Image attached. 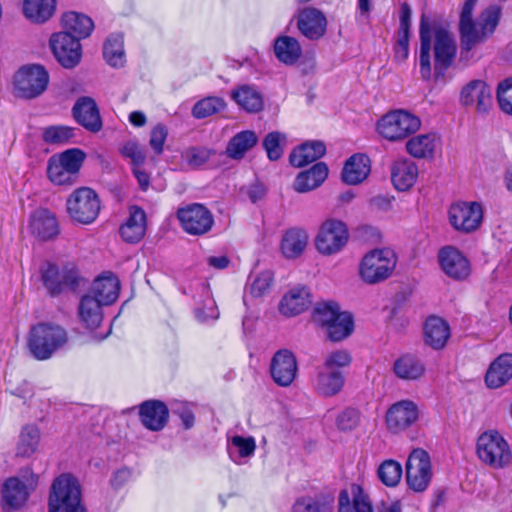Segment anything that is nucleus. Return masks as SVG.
<instances>
[{
    "mask_svg": "<svg viewBox=\"0 0 512 512\" xmlns=\"http://www.w3.org/2000/svg\"><path fill=\"white\" fill-rule=\"evenodd\" d=\"M419 30V63L422 78L430 79L432 67L436 77L444 75L457 55L458 46L453 33L444 27H434L431 31L424 16L421 18Z\"/></svg>",
    "mask_w": 512,
    "mask_h": 512,
    "instance_id": "f257e3e1",
    "label": "nucleus"
},
{
    "mask_svg": "<svg viewBox=\"0 0 512 512\" xmlns=\"http://www.w3.org/2000/svg\"><path fill=\"white\" fill-rule=\"evenodd\" d=\"M478 0H465L459 19L460 55L459 62L467 65L474 58L475 48L492 36L499 24L501 9L490 6L483 10L477 20L473 10Z\"/></svg>",
    "mask_w": 512,
    "mask_h": 512,
    "instance_id": "f03ea898",
    "label": "nucleus"
},
{
    "mask_svg": "<svg viewBox=\"0 0 512 512\" xmlns=\"http://www.w3.org/2000/svg\"><path fill=\"white\" fill-rule=\"evenodd\" d=\"M67 341V332L61 326L38 323L27 334V349L35 359L43 361L51 358Z\"/></svg>",
    "mask_w": 512,
    "mask_h": 512,
    "instance_id": "7ed1b4c3",
    "label": "nucleus"
},
{
    "mask_svg": "<svg viewBox=\"0 0 512 512\" xmlns=\"http://www.w3.org/2000/svg\"><path fill=\"white\" fill-rule=\"evenodd\" d=\"M48 512H86L77 479L68 473L56 477L48 497Z\"/></svg>",
    "mask_w": 512,
    "mask_h": 512,
    "instance_id": "20e7f679",
    "label": "nucleus"
},
{
    "mask_svg": "<svg viewBox=\"0 0 512 512\" xmlns=\"http://www.w3.org/2000/svg\"><path fill=\"white\" fill-rule=\"evenodd\" d=\"M396 265L397 255L392 249H373L361 259L358 274L366 284L375 285L390 278Z\"/></svg>",
    "mask_w": 512,
    "mask_h": 512,
    "instance_id": "39448f33",
    "label": "nucleus"
},
{
    "mask_svg": "<svg viewBox=\"0 0 512 512\" xmlns=\"http://www.w3.org/2000/svg\"><path fill=\"white\" fill-rule=\"evenodd\" d=\"M479 460L492 469H505L512 463V452L504 437L495 430L483 432L477 439Z\"/></svg>",
    "mask_w": 512,
    "mask_h": 512,
    "instance_id": "423d86ee",
    "label": "nucleus"
},
{
    "mask_svg": "<svg viewBox=\"0 0 512 512\" xmlns=\"http://www.w3.org/2000/svg\"><path fill=\"white\" fill-rule=\"evenodd\" d=\"M85 159V153L77 148L69 149L48 161L47 174L56 185H72Z\"/></svg>",
    "mask_w": 512,
    "mask_h": 512,
    "instance_id": "0eeeda50",
    "label": "nucleus"
},
{
    "mask_svg": "<svg viewBox=\"0 0 512 512\" xmlns=\"http://www.w3.org/2000/svg\"><path fill=\"white\" fill-rule=\"evenodd\" d=\"M420 127L419 117L403 109L386 113L377 123L378 133L389 141L403 140Z\"/></svg>",
    "mask_w": 512,
    "mask_h": 512,
    "instance_id": "6e6552de",
    "label": "nucleus"
},
{
    "mask_svg": "<svg viewBox=\"0 0 512 512\" xmlns=\"http://www.w3.org/2000/svg\"><path fill=\"white\" fill-rule=\"evenodd\" d=\"M100 207L97 193L89 187H80L74 190L66 201L69 217L73 221L85 225L95 221Z\"/></svg>",
    "mask_w": 512,
    "mask_h": 512,
    "instance_id": "1a4fd4ad",
    "label": "nucleus"
},
{
    "mask_svg": "<svg viewBox=\"0 0 512 512\" xmlns=\"http://www.w3.org/2000/svg\"><path fill=\"white\" fill-rule=\"evenodd\" d=\"M49 74L41 65L33 64L21 67L14 76L16 95L24 99L40 96L47 88Z\"/></svg>",
    "mask_w": 512,
    "mask_h": 512,
    "instance_id": "9d476101",
    "label": "nucleus"
},
{
    "mask_svg": "<svg viewBox=\"0 0 512 512\" xmlns=\"http://www.w3.org/2000/svg\"><path fill=\"white\" fill-rule=\"evenodd\" d=\"M349 232L344 222L337 219L325 220L315 238V246L319 253L330 256L339 253L347 244Z\"/></svg>",
    "mask_w": 512,
    "mask_h": 512,
    "instance_id": "9b49d317",
    "label": "nucleus"
},
{
    "mask_svg": "<svg viewBox=\"0 0 512 512\" xmlns=\"http://www.w3.org/2000/svg\"><path fill=\"white\" fill-rule=\"evenodd\" d=\"M38 483V476L30 472L22 481L18 477L8 478L2 485V506L5 511H16L27 502Z\"/></svg>",
    "mask_w": 512,
    "mask_h": 512,
    "instance_id": "f8f14e48",
    "label": "nucleus"
},
{
    "mask_svg": "<svg viewBox=\"0 0 512 512\" xmlns=\"http://www.w3.org/2000/svg\"><path fill=\"white\" fill-rule=\"evenodd\" d=\"M176 215L183 230L190 235H204L214 225L212 212L203 204L192 203L180 207Z\"/></svg>",
    "mask_w": 512,
    "mask_h": 512,
    "instance_id": "ddd939ff",
    "label": "nucleus"
},
{
    "mask_svg": "<svg viewBox=\"0 0 512 512\" xmlns=\"http://www.w3.org/2000/svg\"><path fill=\"white\" fill-rule=\"evenodd\" d=\"M432 479L429 454L423 449H414L406 463V481L410 489L422 492L427 489Z\"/></svg>",
    "mask_w": 512,
    "mask_h": 512,
    "instance_id": "4468645a",
    "label": "nucleus"
},
{
    "mask_svg": "<svg viewBox=\"0 0 512 512\" xmlns=\"http://www.w3.org/2000/svg\"><path fill=\"white\" fill-rule=\"evenodd\" d=\"M448 215L454 229L470 233L479 228L483 210L478 202H457L450 206Z\"/></svg>",
    "mask_w": 512,
    "mask_h": 512,
    "instance_id": "2eb2a0df",
    "label": "nucleus"
},
{
    "mask_svg": "<svg viewBox=\"0 0 512 512\" xmlns=\"http://www.w3.org/2000/svg\"><path fill=\"white\" fill-rule=\"evenodd\" d=\"M50 45L54 56L63 67L73 68L80 62V40L68 32L53 34L50 38Z\"/></svg>",
    "mask_w": 512,
    "mask_h": 512,
    "instance_id": "dca6fc26",
    "label": "nucleus"
},
{
    "mask_svg": "<svg viewBox=\"0 0 512 512\" xmlns=\"http://www.w3.org/2000/svg\"><path fill=\"white\" fill-rule=\"evenodd\" d=\"M298 365L295 355L288 349L278 350L270 363V374L276 384L287 387L295 380Z\"/></svg>",
    "mask_w": 512,
    "mask_h": 512,
    "instance_id": "f3484780",
    "label": "nucleus"
},
{
    "mask_svg": "<svg viewBox=\"0 0 512 512\" xmlns=\"http://www.w3.org/2000/svg\"><path fill=\"white\" fill-rule=\"evenodd\" d=\"M460 103L478 113H487L492 106L491 89L482 80H472L462 88Z\"/></svg>",
    "mask_w": 512,
    "mask_h": 512,
    "instance_id": "a211bd4d",
    "label": "nucleus"
},
{
    "mask_svg": "<svg viewBox=\"0 0 512 512\" xmlns=\"http://www.w3.org/2000/svg\"><path fill=\"white\" fill-rule=\"evenodd\" d=\"M338 512H374L369 494L357 483L342 489L338 496Z\"/></svg>",
    "mask_w": 512,
    "mask_h": 512,
    "instance_id": "6ab92c4d",
    "label": "nucleus"
},
{
    "mask_svg": "<svg viewBox=\"0 0 512 512\" xmlns=\"http://www.w3.org/2000/svg\"><path fill=\"white\" fill-rule=\"evenodd\" d=\"M418 419V408L410 400H403L393 404L386 415L388 429L393 433L406 430Z\"/></svg>",
    "mask_w": 512,
    "mask_h": 512,
    "instance_id": "aec40b11",
    "label": "nucleus"
},
{
    "mask_svg": "<svg viewBox=\"0 0 512 512\" xmlns=\"http://www.w3.org/2000/svg\"><path fill=\"white\" fill-rule=\"evenodd\" d=\"M438 261L442 271L452 279L463 280L470 274L469 261L458 249L452 246L440 249Z\"/></svg>",
    "mask_w": 512,
    "mask_h": 512,
    "instance_id": "412c9836",
    "label": "nucleus"
},
{
    "mask_svg": "<svg viewBox=\"0 0 512 512\" xmlns=\"http://www.w3.org/2000/svg\"><path fill=\"white\" fill-rule=\"evenodd\" d=\"M139 417L145 428L160 431L168 422L169 410L160 400H147L139 406Z\"/></svg>",
    "mask_w": 512,
    "mask_h": 512,
    "instance_id": "4be33fe9",
    "label": "nucleus"
},
{
    "mask_svg": "<svg viewBox=\"0 0 512 512\" xmlns=\"http://www.w3.org/2000/svg\"><path fill=\"white\" fill-rule=\"evenodd\" d=\"M325 16L315 8H306L300 12L297 27L300 32L310 40L321 38L326 31Z\"/></svg>",
    "mask_w": 512,
    "mask_h": 512,
    "instance_id": "5701e85b",
    "label": "nucleus"
},
{
    "mask_svg": "<svg viewBox=\"0 0 512 512\" xmlns=\"http://www.w3.org/2000/svg\"><path fill=\"white\" fill-rule=\"evenodd\" d=\"M73 114L77 122L91 132H98L102 128L97 104L90 97L79 98L73 107Z\"/></svg>",
    "mask_w": 512,
    "mask_h": 512,
    "instance_id": "b1692460",
    "label": "nucleus"
},
{
    "mask_svg": "<svg viewBox=\"0 0 512 512\" xmlns=\"http://www.w3.org/2000/svg\"><path fill=\"white\" fill-rule=\"evenodd\" d=\"M120 235L127 243H137L146 232V213L139 206L129 208V216L120 227Z\"/></svg>",
    "mask_w": 512,
    "mask_h": 512,
    "instance_id": "393cba45",
    "label": "nucleus"
},
{
    "mask_svg": "<svg viewBox=\"0 0 512 512\" xmlns=\"http://www.w3.org/2000/svg\"><path fill=\"white\" fill-rule=\"evenodd\" d=\"M311 302V294L307 287L299 285L283 296L279 310L285 316H295L307 310Z\"/></svg>",
    "mask_w": 512,
    "mask_h": 512,
    "instance_id": "a878e982",
    "label": "nucleus"
},
{
    "mask_svg": "<svg viewBox=\"0 0 512 512\" xmlns=\"http://www.w3.org/2000/svg\"><path fill=\"white\" fill-rule=\"evenodd\" d=\"M451 332L449 324L438 316H430L424 325V340L435 350L445 347Z\"/></svg>",
    "mask_w": 512,
    "mask_h": 512,
    "instance_id": "bb28decb",
    "label": "nucleus"
},
{
    "mask_svg": "<svg viewBox=\"0 0 512 512\" xmlns=\"http://www.w3.org/2000/svg\"><path fill=\"white\" fill-rule=\"evenodd\" d=\"M31 232L42 240H48L58 235L59 224L56 216L46 209H39L31 216Z\"/></svg>",
    "mask_w": 512,
    "mask_h": 512,
    "instance_id": "cd10ccee",
    "label": "nucleus"
},
{
    "mask_svg": "<svg viewBox=\"0 0 512 512\" xmlns=\"http://www.w3.org/2000/svg\"><path fill=\"white\" fill-rule=\"evenodd\" d=\"M512 378V354L500 355L489 367L485 382L490 388H499Z\"/></svg>",
    "mask_w": 512,
    "mask_h": 512,
    "instance_id": "c85d7f7f",
    "label": "nucleus"
},
{
    "mask_svg": "<svg viewBox=\"0 0 512 512\" xmlns=\"http://www.w3.org/2000/svg\"><path fill=\"white\" fill-rule=\"evenodd\" d=\"M344 385V377L338 369L321 367L315 380L316 391L325 397L338 394Z\"/></svg>",
    "mask_w": 512,
    "mask_h": 512,
    "instance_id": "c756f323",
    "label": "nucleus"
},
{
    "mask_svg": "<svg viewBox=\"0 0 512 512\" xmlns=\"http://www.w3.org/2000/svg\"><path fill=\"white\" fill-rule=\"evenodd\" d=\"M62 32H68L73 37L81 40L87 38L94 29V23L85 14L69 11L62 16Z\"/></svg>",
    "mask_w": 512,
    "mask_h": 512,
    "instance_id": "7c9ffc66",
    "label": "nucleus"
},
{
    "mask_svg": "<svg viewBox=\"0 0 512 512\" xmlns=\"http://www.w3.org/2000/svg\"><path fill=\"white\" fill-rule=\"evenodd\" d=\"M328 176V167L325 163H316L307 171L299 173L294 181V189L299 193H306L319 187Z\"/></svg>",
    "mask_w": 512,
    "mask_h": 512,
    "instance_id": "2f4dec72",
    "label": "nucleus"
},
{
    "mask_svg": "<svg viewBox=\"0 0 512 512\" xmlns=\"http://www.w3.org/2000/svg\"><path fill=\"white\" fill-rule=\"evenodd\" d=\"M370 172V159L364 154H355L345 163L342 179L345 183L356 185L362 182Z\"/></svg>",
    "mask_w": 512,
    "mask_h": 512,
    "instance_id": "473e14b6",
    "label": "nucleus"
},
{
    "mask_svg": "<svg viewBox=\"0 0 512 512\" xmlns=\"http://www.w3.org/2000/svg\"><path fill=\"white\" fill-rule=\"evenodd\" d=\"M418 176L416 164L410 160H398L393 164L391 179L397 190L406 191L415 183Z\"/></svg>",
    "mask_w": 512,
    "mask_h": 512,
    "instance_id": "72a5a7b5",
    "label": "nucleus"
},
{
    "mask_svg": "<svg viewBox=\"0 0 512 512\" xmlns=\"http://www.w3.org/2000/svg\"><path fill=\"white\" fill-rule=\"evenodd\" d=\"M309 236L306 230L291 228L286 231L281 242V251L288 259L299 257L308 244Z\"/></svg>",
    "mask_w": 512,
    "mask_h": 512,
    "instance_id": "f704fd0d",
    "label": "nucleus"
},
{
    "mask_svg": "<svg viewBox=\"0 0 512 512\" xmlns=\"http://www.w3.org/2000/svg\"><path fill=\"white\" fill-rule=\"evenodd\" d=\"M119 291L120 283L115 276H102L94 281L92 297L101 305H110L117 300Z\"/></svg>",
    "mask_w": 512,
    "mask_h": 512,
    "instance_id": "c9c22d12",
    "label": "nucleus"
},
{
    "mask_svg": "<svg viewBox=\"0 0 512 512\" xmlns=\"http://www.w3.org/2000/svg\"><path fill=\"white\" fill-rule=\"evenodd\" d=\"M326 152V146L321 141L303 143L290 154V163L295 167H303L319 158Z\"/></svg>",
    "mask_w": 512,
    "mask_h": 512,
    "instance_id": "e433bc0d",
    "label": "nucleus"
},
{
    "mask_svg": "<svg viewBox=\"0 0 512 512\" xmlns=\"http://www.w3.org/2000/svg\"><path fill=\"white\" fill-rule=\"evenodd\" d=\"M41 439L40 429L35 424H26L21 428L16 445V456L29 458L38 450Z\"/></svg>",
    "mask_w": 512,
    "mask_h": 512,
    "instance_id": "4c0bfd02",
    "label": "nucleus"
},
{
    "mask_svg": "<svg viewBox=\"0 0 512 512\" xmlns=\"http://www.w3.org/2000/svg\"><path fill=\"white\" fill-rule=\"evenodd\" d=\"M231 97L242 109L249 113L261 111L264 105L261 93L250 85H242L233 90Z\"/></svg>",
    "mask_w": 512,
    "mask_h": 512,
    "instance_id": "58836bf2",
    "label": "nucleus"
},
{
    "mask_svg": "<svg viewBox=\"0 0 512 512\" xmlns=\"http://www.w3.org/2000/svg\"><path fill=\"white\" fill-rule=\"evenodd\" d=\"M274 53L281 63L294 65L302 55V48L295 38L279 36L274 43Z\"/></svg>",
    "mask_w": 512,
    "mask_h": 512,
    "instance_id": "ea45409f",
    "label": "nucleus"
},
{
    "mask_svg": "<svg viewBox=\"0 0 512 512\" xmlns=\"http://www.w3.org/2000/svg\"><path fill=\"white\" fill-rule=\"evenodd\" d=\"M393 370L400 379L417 380L424 375L425 365L417 357L405 354L394 362Z\"/></svg>",
    "mask_w": 512,
    "mask_h": 512,
    "instance_id": "a19ab883",
    "label": "nucleus"
},
{
    "mask_svg": "<svg viewBox=\"0 0 512 512\" xmlns=\"http://www.w3.org/2000/svg\"><path fill=\"white\" fill-rule=\"evenodd\" d=\"M257 142L258 137L254 131H241L229 141L226 147V154L232 159H242L245 153L253 148Z\"/></svg>",
    "mask_w": 512,
    "mask_h": 512,
    "instance_id": "79ce46f5",
    "label": "nucleus"
},
{
    "mask_svg": "<svg viewBox=\"0 0 512 512\" xmlns=\"http://www.w3.org/2000/svg\"><path fill=\"white\" fill-rule=\"evenodd\" d=\"M56 0H24L23 13L31 21H47L55 11Z\"/></svg>",
    "mask_w": 512,
    "mask_h": 512,
    "instance_id": "37998d69",
    "label": "nucleus"
},
{
    "mask_svg": "<svg viewBox=\"0 0 512 512\" xmlns=\"http://www.w3.org/2000/svg\"><path fill=\"white\" fill-rule=\"evenodd\" d=\"M102 305L90 295L81 299L79 305V316L88 329H96L102 322Z\"/></svg>",
    "mask_w": 512,
    "mask_h": 512,
    "instance_id": "c03bdc74",
    "label": "nucleus"
},
{
    "mask_svg": "<svg viewBox=\"0 0 512 512\" xmlns=\"http://www.w3.org/2000/svg\"><path fill=\"white\" fill-rule=\"evenodd\" d=\"M103 55L110 66L122 67L125 63L124 38L121 33L111 34L104 43Z\"/></svg>",
    "mask_w": 512,
    "mask_h": 512,
    "instance_id": "a18cd8bd",
    "label": "nucleus"
},
{
    "mask_svg": "<svg viewBox=\"0 0 512 512\" xmlns=\"http://www.w3.org/2000/svg\"><path fill=\"white\" fill-rule=\"evenodd\" d=\"M436 146L434 134H421L406 142L407 152L415 158H427L433 155Z\"/></svg>",
    "mask_w": 512,
    "mask_h": 512,
    "instance_id": "49530a36",
    "label": "nucleus"
},
{
    "mask_svg": "<svg viewBox=\"0 0 512 512\" xmlns=\"http://www.w3.org/2000/svg\"><path fill=\"white\" fill-rule=\"evenodd\" d=\"M327 335L332 341H341L353 331V319L350 313L344 312L338 315L326 327Z\"/></svg>",
    "mask_w": 512,
    "mask_h": 512,
    "instance_id": "de8ad7c7",
    "label": "nucleus"
},
{
    "mask_svg": "<svg viewBox=\"0 0 512 512\" xmlns=\"http://www.w3.org/2000/svg\"><path fill=\"white\" fill-rule=\"evenodd\" d=\"M402 466L399 462L389 459L380 464L377 470L379 480L388 487H395L402 477Z\"/></svg>",
    "mask_w": 512,
    "mask_h": 512,
    "instance_id": "09e8293b",
    "label": "nucleus"
},
{
    "mask_svg": "<svg viewBox=\"0 0 512 512\" xmlns=\"http://www.w3.org/2000/svg\"><path fill=\"white\" fill-rule=\"evenodd\" d=\"M330 503L318 497L302 496L296 499L291 512H331Z\"/></svg>",
    "mask_w": 512,
    "mask_h": 512,
    "instance_id": "8fccbe9b",
    "label": "nucleus"
},
{
    "mask_svg": "<svg viewBox=\"0 0 512 512\" xmlns=\"http://www.w3.org/2000/svg\"><path fill=\"white\" fill-rule=\"evenodd\" d=\"M224 106L225 103L221 98L207 97L194 105L192 114L195 118L202 119L219 112Z\"/></svg>",
    "mask_w": 512,
    "mask_h": 512,
    "instance_id": "3c124183",
    "label": "nucleus"
},
{
    "mask_svg": "<svg viewBox=\"0 0 512 512\" xmlns=\"http://www.w3.org/2000/svg\"><path fill=\"white\" fill-rule=\"evenodd\" d=\"M335 302L319 303L314 309V318L322 327L329 325L338 315L343 314Z\"/></svg>",
    "mask_w": 512,
    "mask_h": 512,
    "instance_id": "603ef678",
    "label": "nucleus"
},
{
    "mask_svg": "<svg viewBox=\"0 0 512 512\" xmlns=\"http://www.w3.org/2000/svg\"><path fill=\"white\" fill-rule=\"evenodd\" d=\"M285 142L286 137L280 132H271L267 134L263 141V146L270 160L275 161L282 156Z\"/></svg>",
    "mask_w": 512,
    "mask_h": 512,
    "instance_id": "864d4df0",
    "label": "nucleus"
},
{
    "mask_svg": "<svg viewBox=\"0 0 512 512\" xmlns=\"http://www.w3.org/2000/svg\"><path fill=\"white\" fill-rule=\"evenodd\" d=\"M120 154L129 159L133 167L141 166L146 160V155L137 141L129 140L124 142L119 148Z\"/></svg>",
    "mask_w": 512,
    "mask_h": 512,
    "instance_id": "5fc2aeb1",
    "label": "nucleus"
},
{
    "mask_svg": "<svg viewBox=\"0 0 512 512\" xmlns=\"http://www.w3.org/2000/svg\"><path fill=\"white\" fill-rule=\"evenodd\" d=\"M74 130L67 126H50L43 132V139L49 144H64L74 137Z\"/></svg>",
    "mask_w": 512,
    "mask_h": 512,
    "instance_id": "6e6d98bb",
    "label": "nucleus"
},
{
    "mask_svg": "<svg viewBox=\"0 0 512 512\" xmlns=\"http://www.w3.org/2000/svg\"><path fill=\"white\" fill-rule=\"evenodd\" d=\"M195 315L201 322L215 320L219 317L216 303L207 289H205L202 303H200L195 309Z\"/></svg>",
    "mask_w": 512,
    "mask_h": 512,
    "instance_id": "4d7b16f0",
    "label": "nucleus"
},
{
    "mask_svg": "<svg viewBox=\"0 0 512 512\" xmlns=\"http://www.w3.org/2000/svg\"><path fill=\"white\" fill-rule=\"evenodd\" d=\"M360 422V414L356 409L347 408L336 418V425L340 430L348 431L356 428Z\"/></svg>",
    "mask_w": 512,
    "mask_h": 512,
    "instance_id": "13d9d810",
    "label": "nucleus"
},
{
    "mask_svg": "<svg viewBox=\"0 0 512 512\" xmlns=\"http://www.w3.org/2000/svg\"><path fill=\"white\" fill-rule=\"evenodd\" d=\"M497 98L501 109L512 114V79H506L499 84Z\"/></svg>",
    "mask_w": 512,
    "mask_h": 512,
    "instance_id": "bf43d9fd",
    "label": "nucleus"
},
{
    "mask_svg": "<svg viewBox=\"0 0 512 512\" xmlns=\"http://www.w3.org/2000/svg\"><path fill=\"white\" fill-rule=\"evenodd\" d=\"M213 154L205 147H192L185 152L184 157L190 166L198 167L206 163Z\"/></svg>",
    "mask_w": 512,
    "mask_h": 512,
    "instance_id": "052dcab7",
    "label": "nucleus"
},
{
    "mask_svg": "<svg viewBox=\"0 0 512 512\" xmlns=\"http://www.w3.org/2000/svg\"><path fill=\"white\" fill-rule=\"evenodd\" d=\"M351 363V356L345 350H336L330 352L326 357L323 367L327 369H338L346 367Z\"/></svg>",
    "mask_w": 512,
    "mask_h": 512,
    "instance_id": "680f3d73",
    "label": "nucleus"
},
{
    "mask_svg": "<svg viewBox=\"0 0 512 512\" xmlns=\"http://www.w3.org/2000/svg\"><path fill=\"white\" fill-rule=\"evenodd\" d=\"M43 282L51 294L60 293V270L54 265H48L42 274Z\"/></svg>",
    "mask_w": 512,
    "mask_h": 512,
    "instance_id": "e2e57ef3",
    "label": "nucleus"
},
{
    "mask_svg": "<svg viewBox=\"0 0 512 512\" xmlns=\"http://www.w3.org/2000/svg\"><path fill=\"white\" fill-rule=\"evenodd\" d=\"M167 135L168 130L162 124L156 125L151 130L149 144L156 154H161L163 152V146Z\"/></svg>",
    "mask_w": 512,
    "mask_h": 512,
    "instance_id": "0e129e2a",
    "label": "nucleus"
},
{
    "mask_svg": "<svg viewBox=\"0 0 512 512\" xmlns=\"http://www.w3.org/2000/svg\"><path fill=\"white\" fill-rule=\"evenodd\" d=\"M231 443L238 449V453L241 457L251 456L256 448L255 440L252 437L244 438L242 436H234Z\"/></svg>",
    "mask_w": 512,
    "mask_h": 512,
    "instance_id": "69168bd1",
    "label": "nucleus"
},
{
    "mask_svg": "<svg viewBox=\"0 0 512 512\" xmlns=\"http://www.w3.org/2000/svg\"><path fill=\"white\" fill-rule=\"evenodd\" d=\"M173 413L179 416L185 429H190L193 427L195 417L191 408L187 404L177 403L173 407Z\"/></svg>",
    "mask_w": 512,
    "mask_h": 512,
    "instance_id": "338daca9",
    "label": "nucleus"
},
{
    "mask_svg": "<svg viewBox=\"0 0 512 512\" xmlns=\"http://www.w3.org/2000/svg\"><path fill=\"white\" fill-rule=\"evenodd\" d=\"M409 38H410V33L398 32V38H397V43L395 46L394 57L399 62H403L408 58Z\"/></svg>",
    "mask_w": 512,
    "mask_h": 512,
    "instance_id": "774afa93",
    "label": "nucleus"
}]
</instances>
